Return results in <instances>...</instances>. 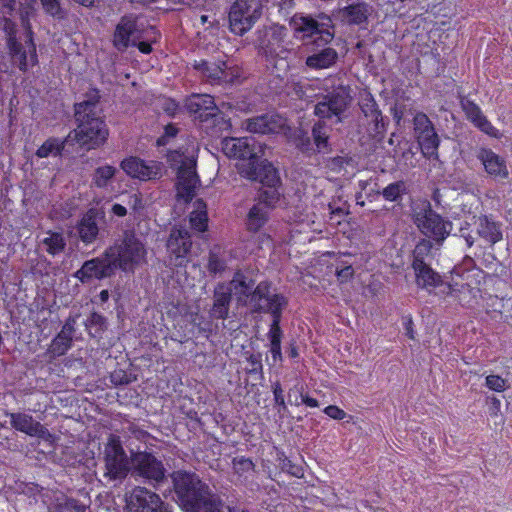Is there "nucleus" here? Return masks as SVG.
<instances>
[{"label":"nucleus","mask_w":512,"mask_h":512,"mask_svg":"<svg viewBox=\"0 0 512 512\" xmlns=\"http://www.w3.org/2000/svg\"><path fill=\"white\" fill-rule=\"evenodd\" d=\"M126 512H172L159 494L145 487H135L126 496Z\"/></svg>","instance_id":"0eeeda50"},{"label":"nucleus","mask_w":512,"mask_h":512,"mask_svg":"<svg viewBox=\"0 0 512 512\" xmlns=\"http://www.w3.org/2000/svg\"><path fill=\"white\" fill-rule=\"evenodd\" d=\"M325 413L333 419H343L345 417V412L339 409L337 406L326 407Z\"/></svg>","instance_id":"680f3d73"},{"label":"nucleus","mask_w":512,"mask_h":512,"mask_svg":"<svg viewBox=\"0 0 512 512\" xmlns=\"http://www.w3.org/2000/svg\"><path fill=\"white\" fill-rule=\"evenodd\" d=\"M15 0H0V12L3 16L11 15L15 9Z\"/></svg>","instance_id":"13d9d810"},{"label":"nucleus","mask_w":512,"mask_h":512,"mask_svg":"<svg viewBox=\"0 0 512 512\" xmlns=\"http://www.w3.org/2000/svg\"><path fill=\"white\" fill-rule=\"evenodd\" d=\"M64 148V142L56 139H47L36 151V156L39 158H47L50 156H58Z\"/></svg>","instance_id":"ea45409f"},{"label":"nucleus","mask_w":512,"mask_h":512,"mask_svg":"<svg viewBox=\"0 0 512 512\" xmlns=\"http://www.w3.org/2000/svg\"><path fill=\"white\" fill-rule=\"evenodd\" d=\"M38 239V248L52 256L62 253L66 246V241L60 232L49 230L44 232Z\"/></svg>","instance_id":"c756f323"},{"label":"nucleus","mask_w":512,"mask_h":512,"mask_svg":"<svg viewBox=\"0 0 512 512\" xmlns=\"http://www.w3.org/2000/svg\"><path fill=\"white\" fill-rule=\"evenodd\" d=\"M194 209L190 213V223L191 226L200 231L203 232L207 228V211H206V204L202 200H197L194 202Z\"/></svg>","instance_id":"e433bc0d"},{"label":"nucleus","mask_w":512,"mask_h":512,"mask_svg":"<svg viewBox=\"0 0 512 512\" xmlns=\"http://www.w3.org/2000/svg\"><path fill=\"white\" fill-rule=\"evenodd\" d=\"M98 100L99 95L94 91L88 100L76 104L75 116L78 126L67 137V140H74L88 150L103 145L109 134L106 124L96 111Z\"/></svg>","instance_id":"f257e3e1"},{"label":"nucleus","mask_w":512,"mask_h":512,"mask_svg":"<svg viewBox=\"0 0 512 512\" xmlns=\"http://www.w3.org/2000/svg\"><path fill=\"white\" fill-rule=\"evenodd\" d=\"M136 22L130 17H123L118 23L114 33L113 43L118 50H125L135 42Z\"/></svg>","instance_id":"bb28decb"},{"label":"nucleus","mask_w":512,"mask_h":512,"mask_svg":"<svg viewBox=\"0 0 512 512\" xmlns=\"http://www.w3.org/2000/svg\"><path fill=\"white\" fill-rule=\"evenodd\" d=\"M359 114L357 118V133L359 143L375 147V140H380L385 132V120L372 94L361 90L358 95Z\"/></svg>","instance_id":"7ed1b4c3"},{"label":"nucleus","mask_w":512,"mask_h":512,"mask_svg":"<svg viewBox=\"0 0 512 512\" xmlns=\"http://www.w3.org/2000/svg\"><path fill=\"white\" fill-rule=\"evenodd\" d=\"M249 364H250V368H249V372H259L262 370V363H261V356L260 355H250L248 358H247Z\"/></svg>","instance_id":"bf43d9fd"},{"label":"nucleus","mask_w":512,"mask_h":512,"mask_svg":"<svg viewBox=\"0 0 512 512\" xmlns=\"http://www.w3.org/2000/svg\"><path fill=\"white\" fill-rule=\"evenodd\" d=\"M461 107L467 117L478 129L488 135L495 134V128L490 121L484 116L481 108L472 100L463 98L460 101Z\"/></svg>","instance_id":"a878e982"},{"label":"nucleus","mask_w":512,"mask_h":512,"mask_svg":"<svg viewBox=\"0 0 512 512\" xmlns=\"http://www.w3.org/2000/svg\"><path fill=\"white\" fill-rule=\"evenodd\" d=\"M415 273V282L418 288L426 290L430 294L437 287L443 286L442 276L436 272L429 263L421 262L412 265Z\"/></svg>","instance_id":"4be33fe9"},{"label":"nucleus","mask_w":512,"mask_h":512,"mask_svg":"<svg viewBox=\"0 0 512 512\" xmlns=\"http://www.w3.org/2000/svg\"><path fill=\"white\" fill-rule=\"evenodd\" d=\"M106 476L125 478L132 469L131 458L128 459L122 447L120 438L110 435L104 449Z\"/></svg>","instance_id":"6e6552de"},{"label":"nucleus","mask_w":512,"mask_h":512,"mask_svg":"<svg viewBox=\"0 0 512 512\" xmlns=\"http://www.w3.org/2000/svg\"><path fill=\"white\" fill-rule=\"evenodd\" d=\"M259 157L256 152L251 158H245L236 164L239 174L249 180L256 181L259 178L258 174Z\"/></svg>","instance_id":"c9c22d12"},{"label":"nucleus","mask_w":512,"mask_h":512,"mask_svg":"<svg viewBox=\"0 0 512 512\" xmlns=\"http://www.w3.org/2000/svg\"><path fill=\"white\" fill-rule=\"evenodd\" d=\"M268 220V208L265 203L254 205L248 214L247 227L251 231H258Z\"/></svg>","instance_id":"f704fd0d"},{"label":"nucleus","mask_w":512,"mask_h":512,"mask_svg":"<svg viewBox=\"0 0 512 512\" xmlns=\"http://www.w3.org/2000/svg\"><path fill=\"white\" fill-rule=\"evenodd\" d=\"M107 255L112 258L116 269L133 272L136 267L145 263L147 249L138 236L127 231L107 248Z\"/></svg>","instance_id":"20e7f679"},{"label":"nucleus","mask_w":512,"mask_h":512,"mask_svg":"<svg viewBox=\"0 0 512 512\" xmlns=\"http://www.w3.org/2000/svg\"><path fill=\"white\" fill-rule=\"evenodd\" d=\"M433 240L424 238L421 239L417 245L415 246L412 253V265H416V263L421 262L422 264H426V257L430 255L431 250L433 248Z\"/></svg>","instance_id":"37998d69"},{"label":"nucleus","mask_w":512,"mask_h":512,"mask_svg":"<svg viewBox=\"0 0 512 512\" xmlns=\"http://www.w3.org/2000/svg\"><path fill=\"white\" fill-rule=\"evenodd\" d=\"M344 92L325 97L323 101L315 106V114L320 118H331L336 116L340 119L341 113L346 109L348 104V95Z\"/></svg>","instance_id":"5701e85b"},{"label":"nucleus","mask_w":512,"mask_h":512,"mask_svg":"<svg viewBox=\"0 0 512 512\" xmlns=\"http://www.w3.org/2000/svg\"><path fill=\"white\" fill-rule=\"evenodd\" d=\"M373 12L372 6L367 3H354V25L362 26L367 22Z\"/></svg>","instance_id":"09e8293b"},{"label":"nucleus","mask_w":512,"mask_h":512,"mask_svg":"<svg viewBox=\"0 0 512 512\" xmlns=\"http://www.w3.org/2000/svg\"><path fill=\"white\" fill-rule=\"evenodd\" d=\"M121 168L130 177L149 181L162 176V164L156 161H144L137 157H129L121 162Z\"/></svg>","instance_id":"2eb2a0df"},{"label":"nucleus","mask_w":512,"mask_h":512,"mask_svg":"<svg viewBox=\"0 0 512 512\" xmlns=\"http://www.w3.org/2000/svg\"><path fill=\"white\" fill-rule=\"evenodd\" d=\"M208 269L213 273L221 272L225 269V264L217 255L211 254Z\"/></svg>","instance_id":"4d7b16f0"},{"label":"nucleus","mask_w":512,"mask_h":512,"mask_svg":"<svg viewBox=\"0 0 512 512\" xmlns=\"http://www.w3.org/2000/svg\"><path fill=\"white\" fill-rule=\"evenodd\" d=\"M176 501L186 512H221L223 500L206 482H173Z\"/></svg>","instance_id":"f03ea898"},{"label":"nucleus","mask_w":512,"mask_h":512,"mask_svg":"<svg viewBox=\"0 0 512 512\" xmlns=\"http://www.w3.org/2000/svg\"><path fill=\"white\" fill-rule=\"evenodd\" d=\"M402 325L404 329V334L411 340H415L416 332L414 330V322L410 315L402 317Z\"/></svg>","instance_id":"6e6d98bb"},{"label":"nucleus","mask_w":512,"mask_h":512,"mask_svg":"<svg viewBox=\"0 0 512 512\" xmlns=\"http://www.w3.org/2000/svg\"><path fill=\"white\" fill-rule=\"evenodd\" d=\"M270 0H236L229 11V28L236 35L248 32L261 18L264 6Z\"/></svg>","instance_id":"423d86ee"},{"label":"nucleus","mask_w":512,"mask_h":512,"mask_svg":"<svg viewBox=\"0 0 512 512\" xmlns=\"http://www.w3.org/2000/svg\"><path fill=\"white\" fill-rule=\"evenodd\" d=\"M187 109L193 114H199L201 117L203 113L206 115H214L217 109L214 99L208 94H193L186 100Z\"/></svg>","instance_id":"7c9ffc66"},{"label":"nucleus","mask_w":512,"mask_h":512,"mask_svg":"<svg viewBox=\"0 0 512 512\" xmlns=\"http://www.w3.org/2000/svg\"><path fill=\"white\" fill-rule=\"evenodd\" d=\"M15 25L10 20H5V30L8 32V46L13 60L23 71L37 64L36 48L29 35L26 36L25 44L16 41L14 35Z\"/></svg>","instance_id":"9b49d317"},{"label":"nucleus","mask_w":512,"mask_h":512,"mask_svg":"<svg viewBox=\"0 0 512 512\" xmlns=\"http://www.w3.org/2000/svg\"><path fill=\"white\" fill-rule=\"evenodd\" d=\"M171 159L175 163H180L178 167L177 193L185 201L192 199L195 189L198 185V177L195 171L196 161L193 157H183L179 152H174Z\"/></svg>","instance_id":"9d476101"},{"label":"nucleus","mask_w":512,"mask_h":512,"mask_svg":"<svg viewBox=\"0 0 512 512\" xmlns=\"http://www.w3.org/2000/svg\"><path fill=\"white\" fill-rule=\"evenodd\" d=\"M377 184L372 181V179L369 180H359L358 186L360 188V191L357 192L354 195V198L356 200V204L360 206L365 205V199L374 198L377 194H379L378 191L375 190V186Z\"/></svg>","instance_id":"a19ab883"},{"label":"nucleus","mask_w":512,"mask_h":512,"mask_svg":"<svg viewBox=\"0 0 512 512\" xmlns=\"http://www.w3.org/2000/svg\"><path fill=\"white\" fill-rule=\"evenodd\" d=\"M43 10L55 19H64L66 13L59 0H40Z\"/></svg>","instance_id":"de8ad7c7"},{"label":"nucleus","mask_w":512,"mask_h":512,"mask_svg":"<svg viewBox=\"0 0 512 512\" xmlns=\"http://www.w3.org/2000/svg\"><path fill=\"white\" fill-rule=\"evenodd\" d=\"M72 329L64 327L51 343V352L61 356L70 348L72 342Z\"/></svg>","instance_id":"4c0bfd02"},{"label":"nucleus","mask_w":512,"mask_h":512,"mask_svg":"<svg viewBox=\"0 0 512 512\" xmlns=\"http://www.w3.org/2000/svg\"><path fill=\"white\" fill-rule=\"evenodd\" d=\"M190 235L185 229H173L167 241V248L170 259L174 260V265L182 266L186 261L191 248Z\"/></svg>","instance_id":"6ab92c4d"},{"label":"nucleus","mask_w":512,"mask_h":512,"mask_svg":"<svg viewBox=\"0 0 512 512\" xmlns=\"http://www.w3.org/2000/svg\"><path fill=\"white\" fill-rule=\"evenodd\" d=\"M412 220L418 230L437 245H442L453 229V223L433 210L428 201L413 208Z\"/></svg>","instance_id":"39448f33"},{"label":"nucleus","mask_w":512,"mask_h":512,"mask_svg":"<svg viewBox=\"0 0 512 512\" xmlns=\"http://www.w3.org/2000/svg\"><path fill=\"white\" fill-rule=\"evenodd\" d=\"M128 204L134 210H137L142 207L141 198L137 194L130 196Z\"/></svg>","instance_id":"774afa93"},{"label":"nucleus","mask_w":512,"mask_h":512,"mask_svg":"<svg viewBox=\"0 0 512 512\" xmlns=\"http://www.w3.org/2000/svg\"><path fill=\"white\" fill-rule=\"evenodd\" d=\"M270 352L272 354L273 362L276 363L281 360V344L270 345Z\"/></svg>","instance_id":"69168bd1"},{"label":"nucleus","mask_w":512,"mask_h":512,"mask_svg":"<svg viewBox=\"0 0 512 512\" xmlns=\"http://www.w3.org/2000/svg\"><path fill=\"white\" fill-rule=\"evenodd\" d=\"M254 283L241 273H237L230 282L228 290L234 295L237 301L243 305H250V297L253 293Z\"/></svg>","instance_id":"c85d7f7f"},{"label":"nucleus","mask_w":512,"mask_h":512,"mask_svg":"<svg viewBox=\"0 0 512 512\" xmlns=\"http://www.w3.org/2000/svg\"><path fill=\"white\" fill-rule=\"evenodd\" d=\"M49 512H85V506L78 504L75 499L65 498L64 502L49 508Z\"/></svg>","instance_id":"8fccbe9b"},{"label":"nucleus","mask_w":512,"mask_h":512,"mask_svg":"<svg viewBox=\"0 0 512 512\" xmlns=\"http://www.w3.org/2000/svg\"><path fill=\"white\" fill-rule=\"evenodd\" d=\"M242 128L251 133L272 134L285 133L286 120L278 114H266L249 118L242 123Z\"/></svg>","instance_id":"f3484780"},{"label":"nucleus","mask_w":512,"mask_h":512,"mask_svg":"<svg viewBox=\"0 0 512 512\" xmlns=\"http://www.w3.org/2000/svg\"><path fill=\"white\" fill-rule=\"evenodd\" d=\"M489 400V413L490 415L496 416L500 411V400L495 396L488 398Z\"/></svg>","instance_id":"e2e57ef3"},{"label":"nucleus","mask_w":512,"mask_h":512,"mask_svg":"<svg viewBox=\"0 0 512 512\" xmlns=\"http://www.w3.org/2000/svg\"><path fill=\"white\" fill-rule=\"evenodd\" d=\"M414 156H415V152L413 151V148L411 146H408V148H406L402 151V159L404 160V163L406 165L414 166V163H413Z\"/></svg>","instance_id":"0e129e2a"},{"label":"nucleus","mask_w":512,"mask_h":512,"mask_svg":"<svg viewBox=\"0 0 512 512\" xmlns=\"http://www.w3.org/2000/svg\"><path fill=\"white\" fill-rule=\"evenodd\" d=\"M476 158L481 162L485 172L495 180H505L509 177L506 160L492 149L481 147L476 152Z\"/></svg>","instance_id":"a211bd4d"},{"label":"nucleus","mask_w":512,"mask_h":512,"mask_svg":"<svg viewBox=\"0 0 512 512\" xmlns=\"http://www.w3.org/2000/svg\"><path fill=\"white\" fill-rule=\"evenodd\" d=\"M98 231L95 216L90 212L85 214L78 225L80 239L87 244L92 243L96 239Z\"/></svg>","instance_id":"72a5a7b5"},{"label":"nucleus","mask_w":512,"mask_h":512,"mask_svg":"<svg viewBox=\"0 0 512 512\" xmlns=\"http://www.w3.org/2000/svg\"><path fill=\"white\" fill-rule=\"evenodd\" d=\"M486 386L495 392H503L506 389V380L499 375L486 377Z\"/></svg>","instance_id":"5fc2aeb1"},{"label":"nucleus","mask_w":512,"mask_h":512,"mask_svg":"<svg viewBox=\"0 0 512 512\" xmlns=\"http://www.w3.org/2000/svg\"><path fill=\"white\" fill-rule=\"evenodd\" d=\"M116 271L114 262L110 256L107 255V249L102 256L86 261L81 269H79L75 276L82 282H87L91 279H102L110 277Z\"/></svg>","instance_id":"dca6fc26"},{"label":"nucleus","mask_w":512,"mask_h":512,"mask_svg":"<svg viewBox=\"0 0 512 512\" xmlns=\"http://www.w3.org/2000/svg\"><path fill=\"white\" fill-rule=\"evenodd\" d=\"M273 394H274L275 402L278 405H280L283 408H285V401H284V397H283V390H282L281 385H280L279 382H276L273 385Z\"/></svg>","instance_id":"052dcab7"},{"label":"nucleus","mask_w":512,"mask_h":512,"mask_svg":"<svg viewBox=\"0 0 512 512\" xmlns=\"http://www.w3.org/2000/svg\"><path fill=\"white\" fill-rule=\"evenodd\" d=\"M222 151L230 158H236L239 161L254 156V147L252 140L247 137L225 138L222 140Z\"/></svg>","instance_id":"b1692460"},{"label":"nucleus","mask_w":512,"mask_h":512,"mask_svg":"<svg viewBox=\"0 0 512 512\" xmlns=\"http://www.w3.org/2000/svg\"><path fill=\"white\" fill-rule=\"evenodd\" d=\"M279 323H280V316L275 315V317L273 318V322L271 324L269 333H268L270 345L281 344L282 332H281Z\"/></svg>","instance_id":"864d4df0"},{"label":"nucleus","mask_w":512,"mask_h":512,"mask_svg":"<svg viewBox=\"0 0 512 512\" xmlns=\"http://www.w3.org/2000/svg\"><path fill=\"white\" fill-rule=\"evenodd\" d=\"M407 193V185L403 180L390 183L386 186L381 194L386 201L397 202L401 201L403 195Z\"/></svg>","instance_id":"58836bf2"},{"label":"nucleus","mask_w":512,"mask_h":512,"mask_svg":"<svg viewBox=\"0 0 512 512\" xmlns=\"http://www.w3.org/2000/svg\"><path fill=\"white\" fill-rule=\"evenodd\" d=\"M286 305L283 296L270 293V285L261 282L253 290L250 297V306L257 311L269 312L273 315H281L282 308Z\"/></svg>","instance_id":"ddd939ff"},{"label":"nucleus","mask_w":512,"mask_h":512,"mask_svg":"<svg viewBox=\"0 0 512 512\" xmlns=\"http://www.w3.org/2000/svg\"><path fill=\"white\" fill-rule=\"evenodd\" d=\"M233 467L235 472L238 473L239 476H245L246 473L253 471L254 464L250 459L240 457L234 459ZM247 476L248 475H246V477Z\"/></svg>","instance_id":"603ef678"},{"label":"nucleus","mask_w":512,"mask_h":512,"mask_svg":"<svg viewBox=\"0 0 512 512\" xmlns=\"http://www.w3.org/2000/svg\"><path fill=\"white\" fill-rule=\"evenodd\" d=\"M116 171V168L111 165L98 167L93 175V183L99 188L106 187L115 176Z\"/></svg>","instance_id":"c03bdc74"},{"label":"nucleus","mask_w":512,"mask_h":512,"mask_svg":"<svg viewBox=\"0 0 512 512\" xmlns=\"http://www.w3.org/2000/svg\"><path fill=\"white\" fill-rule=\"evenodd\" d=\"M439 291L436 292V295L446 297V296H454L457 297L458 293H463L464 291H471V286L468 283L459 284L458 282L446 283L443 281V286L438 287Z\"/></svg>","instance_id":"a18cd8bd"},{"label":"nucleus","mask_w":512,"mask_h":512,"mask_svg":"<svg viewBox=\"0 0 512 512\" xmlns=\"http://www.w3.org/2000/svg\"><path fill=\"white\" fill-rule=\"evenodd\" d=\"M477 234L490 244H495L502 239L501 224L492 216L481 215L478 217Z\"/></svg>","instance_id":"cd10ccee"},{"label":"nucleus","mask_w":512,"mask_h":512,"mask_svg":"<svg viewBox=\"0 0 512 512\" xmlns=\"http://www.w3.org/2000/svg\"><path fill=\"white\" fill-rule=\"evenodd\" d=\"M258 174L259 178L256 181H260L268 186H274L278 182L276 169L266 160L259 161Z\"/></svg>","instance_id":"79ce46f5"},{"label":"nucleus","mask_w":512,"mask_h":512,"mask_svg":"<svg viewBox=\"0 0 512 512\" xmlns=\"http://www.w3.org/2000/svg\"><path fill=\"white\" fill-rule=\"evenodd\" d=\"M290 26L295 36L301 39L310 38L317 34H323L325 41L331 38V34L326 30L327 23H319L308 16L294 15L290 20Z\"/></svg>","instance_id":"aec40b11"},{"label":"nucleus","mask_w":512,"mask_h":512,"mask_svg":"<svg viewBox=\"0 0 512 512\" xmlns=\"http://www.w3.org/2000/svg\"><path fill=\"white\" fill-rule=\"evenodd\" d=\"M194 67L200 72L201 76L211 84L232 83L234 81V74L226 67L225 62L201 61L195 63Z\"/></svg>","instance_id":"412c9836"},{"label":"nucleus","mask_w":512,"mask_h":512,"mask_svg":"<svg viewBox=\"0 0 512 512\" xmlns=\"http://www.w3.org/2000/svg\"><path fill=\"white\" fill-rule=\"evenodd\" d=\"M9 416L12 427L18 431L29 436H37L41 438L50 436L47 429L28 414L11 413Z\"/></svg>","instance_id":"393cba45"},{"label":"nucleus","mask_w":512,"mask_h":512,"mask_svg":"<svg viewBox=\"0 0 512 512\" xmlns=\"http://www.w3.org/2000/svg\"><path fill=\"white\" fill-rule=\"evenodd\" d=\"M413 125L423 156L437 159L440 139L429 117L423 112H418L413 118Z\"/></svg>","instance_id":"1a4fd4ad"},{"label":"nucleus","mask_w":512,"mask_h":512,"mask_svg":"<svg viewBox=\"0 0 512 512\" xmlns=\"http://www.w3.org/2000/svg\"><path fill=\"white\" fill-rule=\"evenodd\" d=\"M314 143L319 152H325L328 150V136L326 128L323 124H315L312 130Z\"/></svg>","instance_id":"49530a36"},{"label":"nucleus","mask_w":512,"mask_h":512,"mask_svg":"<svg viewBox=\"0 0 512 512\" xmlns=\"http://www.w3.org/2000/svg\"><path fill=\"white\" fill-rule=\"evenodd\" d=\"M231 295L228 287L218 285L214 292V304L211 309V316L216 319H225L228 316Z\"/></svg>","instance_id":"2f4dec72"},{"label":"nucleus","mask_w":512,"mask_h":512,"mask_svg":"<svg viewBox=\"0 0 512 512\" xmlns=\"http://www.w3.org/2000/svg\"><path fill=\"white\" fill-rule=\"evenodd\" d=\"M132 469L137 476L147 480H162L165 469L160 460L147 452L131 453Z\"/></svg>","instance_id":"4468645a"},{"label":"nucleus","mask_w":512,"mask_h":512,"mask_svg":"<svg viewBox=\"0 0 512 512\" xmlns=\"http://www.w3.org/2000/svg\"><path fill=\"white\" fill-rule=\"evenodd\" d=\"M289 138L300 150L308 152L311 149L310 139L306 132L300 129L296 130Z\"/></svg>","instance_id":"3c124183"},{"label":"nucleus","mask_w":512,"mask_h":512,"mask_svg":"<svg viewBox=\"0 0 512 512\" xmlns=\"http://www.w3.org/2000/svg\"><path fill=\"white\" fill-rule=\"evenodd\" d=\"M111 212L118 217H123L127 214V209L125 206L115 203L112 205Z\"/></svg>","instance_id":"338daca9"},{"label":"nucleus","mask_w":512,"mask_h":512,"mask_svg":"<svg viewBox=\"0 0 512 512\" xmlns=\"http://www.w3.org/2000/svg\"><path fill=\"white\" fill-rule=\"evenodd\" d=\"M286 35V28L275 24L265 30L264 39L261 42V47L266 56L270 60L279 58L281 61L279 69L284 71L288 68L286 59L290 54V51L283 46Z\"/></svg>","instance_id":"f8f14e48"},{"label":"nucleus","mask_w":512,"mask_h":512,"mask_svg":"<svg viewBox=\"0 0 512 512\" xmlns=\"http://www.w3.org/2000/svg\"><path fill=\"white\" fill-rule=\"evenodd\" d=\"M337 59V53L332 48H326L306 59L307 67L311 69H326L332 66Z\"/></svg>","instance_id":"473e14b6"}]
</instances>
